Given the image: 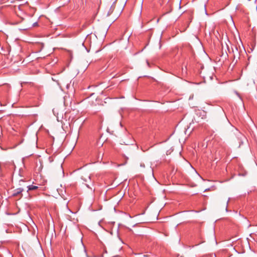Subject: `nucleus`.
<instances>
[{"instance_id":"1","label":"nucleus","mask_w":257,"mask_h":257,"mask_svg":"<svg viewBox=\"0 0 257 257\" xmlns=\"http://www.w3.org/2000/svg\"><path fill=\"white\" fill-rule=\"evenodd\" d=\"M24 189L22 188H17L12 191V196L21 199L23 197L22 192Z\"/></svg>"},{"instance_id":"2","label":"nucleus","mask_w":257,"mask_h":257,"mask_svg":"<svg viewBox=\"0 0 257 257\" xmlns=\"http://www.w3.org/2000/svg\"><path fill=\"white\" fill-rule=\"evenodd\" d=\"M38 186H34V185H29L28 186V190L27 191H29V190H36L37 189H38Z\"/></svg>"},{"instance_id":"3","label":"nucleus","mask_w":257,"mask_h":257,"mask_svg":"<svg viewBox=\"0 0 257 257\" xmlns=\"http://www.w3.org/2000/svg\"><path fill=\"white\" fill-rule=\"evenodd\" d=\"M141 166L142 167H145V164H141Z\"/></svg>"}]
</instances>
